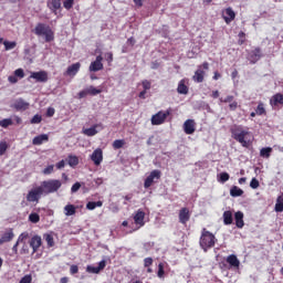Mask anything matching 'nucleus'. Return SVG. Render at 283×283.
Returning a JSON list of instances; mask_svg holds the SVG:
<instances>
[{"mask_svg":"<svg viewBox=\"0 0 283 283\" xmlns=\"http://www.w3.org/2000/svg\"><path fill=\"white\" fill-rule=\"evenodd\" d=\"M230 132L237 143H240L242 147H249V140H247L248 136H251L249 129L244 128L242 125H234L231 127Z\"/></svg>","mask_w":283,"mask_h":283,"instance_id":"nucleus-1","label":"nucleus"},{"mask_svg":"<svg viewBox=\"0 0 283 283\" xmlns=\"http://www.w3.org/2000/svg\"><path fill=\"white\" fill-rule=\"evenodd\" d=\"M217 242H218V239H216V235L209 232L207 228H203L201 230L199 245L205 251V253H207L209 249H213Z\"/></svg>","mask_w":283,"mask_h":283,"instance_id":"nucleus-2","label":"nucleus"},{"mask_svg":"<svg viewBox=\"0 0 283 283\" xmlns=\"http://www.w3.org/2000/svg\"><path fill=\"white\" fill-rule=\"evenodd\" d=\"M34 34L43 36L46 43H51L54 40V31L45 23H38L34 28Z\"/></svg>","mask_w":283,"mask_h":283,"instance_id":"nucleus-3","label":"nucleus"},{"mask_svg":"<svg viewBox=\"0 0 283 283\" xmlns=\"http://www.w3.org/2000/svg\"><path fill=\"white\" fill-rule=\"evenodd\" d=\"M40 187L43 190V193L48 196L50 193H56V191L63 187V184L59 179H49L42 181Z\"/></svg>","mask_w":283,"mask_h":283,"instance_id":"nucleus-4","label":"nucleus"},{"mask_svg":"<svg viewBox=\"0 0 283 283\" xmlns=\"http://www.w3.org/2000/svg\"><path fill=\"white\" fill-rule=\"evenodd\" d=\"M43 193H44L43 188H41V186L36 188H32L27 195V201L39 203V200H41V197L43 196Z\"/></svg>","mask_w":283,"mask_h":283,"instance_id":"nucleus-5","label":"nucleus"},{"mask_svg":"<svg viewBox=\"0 0 283 283\" xmlns=\"http://www.w3.org/2000/svg\"><path fill=\"white\" fill-rule=\"evenodd\" d=\"M205 70H209V63L203 62L202 65H199L197 71L195 72V75L192 76V81L195 83H202L205 81Z\"/></svg>","mask_w":283,"mask_h":283,"instance_id":"nucleus-6","label":"nucleus"},{"mask_svg":"<svg viewBox=\"0 0 283 283\" xmlns=\"http://www.w3.org/2000/svg\"><path fill=\"white\" fill-rule=\"evenodd\" d=\"M171 114L170 109H167L166 112H158L157 114L153 115L151 117V125H163L165 120H167V116Z\"/></svg>","mask_w":283,"mask_h":283,"instance_id":"nucleus-7","label":"nucleus"},{"mask_svg":"<svg viewBox=\"0 0 283 283\" xmlns=\"http://www.w3.org/2000/svg\"><path fill=\"white\" fill-rule=\"evenodd\" d=\"M160 176H163V172H160V170H153L144 182L145 189H149V187H151L154 182H156V180H160Z\"/></svg>","mask_w":283,"mask_h":283,"instance_id":"nucleus-8","label":"nucleus"},{"mask_svg":"<svg viewBox=\"0 0 283 283\" xmlns=\"http://www.w3.org/2000/svg\"><path fill=\"white\" fill-rule=\"evenodd\" d=\"M29 78H34L36 83H48V73L45 71L31 72Z\"/></svg>","mask_w":283,"mask_h":283,"instance_id":"nucleus-9","label":"nucleus"},{"mask_svg":"<svg viewBox=\"0 0 283 283\" xmlns=\"http://www.w3.org/2000/svg\"><path fill=\"white\" fill-rule=\"evenodd\" d=\"M105 266H107V261L102 260L98 262V266L87 265L86 273L98 274L105 269Z\"/></svg>","mask_w":283,"mask_h":283,"instance_id":"nucleus-10","label":"nucleus"},{"mask_svg":"<svg viewBox=\"0 0 283 283\" xmlns=\"http://www.w3.org/2000/svg\"><path fill=\"white\" fill-rule=\"evenodd\" d=\"M12 107L17 109V112H25V109H29L30 103L25 102L23 98H18L13 103Z\"/></svg>","mask_w":283,"mask_h":283,"instance_id":"nucleus-11","label":"nucleus"},{"mask_svg":"<svg viewBox=\"0 0 283 283\" xmlns=\"http://www.w3.org/2000/svg\"><path fill=\"white\" fill-rule=\"evenodd\" d=\"M101 70H103V56L97 55L96 60L90 65V72H101Z\"/></svg>","mask_w":283,"mask_h":283,"instance_id":"nucleus-12","label":"nucleus"},{"mask_svg":"<svg viewBox=\"0 0 283 283\" xmlns=\"http://www.w3.org/2000/svg\"><path fill=\"white\" fill-rule=\"evenodd\" d=\"M29 244L32 249V253H36L39 251V249H41V244H42L41 237L40 235L32 237Z\"/></svg>","mask_w":283,"mask_h":283,"instance_id":"nucleus-13","label":"nucleus"},{"mask_svg":"<svg viewBox=\"0 0 283 283\" xmlns=\"http://www.w3.org/2000/svg\"><path fill=\"white\" fill-rule=\"evenodd\" d=\"M91 160H93L94 165L98 167L101 163H103V149L97 148L91 155Z\"/></svg>","mask_w":283,"mask_h":283,"instance_id":"nucleus-14","label":"nucleus"},{"mask_svg":"<svg viewBox=\"0 0 283 283\" xmlns=\"http://www.w3.org/2000/svg\"><path fill=\"white\" fill-rule=\"evenodd\" d=\"M184 132L185 134L191 135L196 133V120L187 119L184 123Z\"/></svg>","mask_w":283,"mask_h":283,"instance_id":"nucleus-15","label":"nucleus"},{"mask_svg":"<svg viewBox=\"0 0 283 283\" xmlns=\"http://www.w3.org/2000/svg\"><path fill=\"white\" fill-rule=\"evenodd\" d=\"M262 59V50L260 48H256L255 50L251 51L248 55V61L250 63L255 64L256 61Z\"/></svg>","mask_w":283,"mask_h":283,"instance_id":"nucleus-16","label":"nucleus"},{"mask_svg":"<svg viewBox=\"0 0 283 283\" xmlns=\"http://www.w3.org/2000/svg\"><path fill=\"white\" fill-rule=\"evenodd\" d=\"M14 240V231L12 229H9L4 231L0 238V245L6 244V242H12Z\"/></svg>","mask_w":283,"mask_h":283,"instance_id":"nucleus-17","label":"nucleus"},{"mask_svg":"<svg viewBox=\"0 0 283 283\" xmlns=\"http://www.w3.org/2000/svg\"><path fill=\"white\" fill-rule=\"evenodd\" d=\"M98 129H103V124H95L90 128H85L83 134H85V136H96V134H98Z\"/></svg>","mask_w":283,"mask_h":283,"instance_id":"nucleus-18","label":"nucleus"},{"mask_svg":"<svg viewBox=\"0 0 283 283\" xmlns=\"http://www.w3.org/2000/svg\"><path fill=\"white\" fill-rule=\"evenodd\" d=\"M191 218V214H189V209L187 208H182L179 211V222L181 224H187V222H189V219Z\"/></svg>","mask_w":283,"mask_h":283,"instance_id":"nucleus-19","label":"nucleus"},{"mask_svg":"<svg viewBox=\"0 0 283 283\" xmlns=\"http://www.w3.org/2000/svg\"><path fill=\"white\" fill-rule=\"evenodd\" d=\"M78 70H81V63H74L70 65L65 72L66 76H76L78 74Z\"/></svg>","mask_w":283,"mask_h":283,"instance_id":"nucleus-20","label":"nucleus"},{"mask_svg":"<svg viewBox=\"0 0 283 283\" xmlns=\"http://www.w3.org/2000/svg\"><path fill=\"white\" fill-rule=\"evenodd\" d=\"M235 226L238 229H242L244 227V212L238 211L234 213Z\"/></svg>","mask_w":283,"mask_h":283,"instance_id":"nucleus-21","label":"nucleus"},{"mask_svg":"<svg viewBox=\"0 0 283 283\" xmlns=\"http://www.w3.org/2000/svg\"><path fill=\"white\" fill-rule=\"evenodd\" d=\"M223 19L226 21V23H231V21H233V19H235V11H233L232 8H227L224 13H223Z\"/></svg>","mask_w":283,"mask_h":283,"instance_id":"nucleus-22","label":"nucleus"},{"mask_svg":"<svg viewBox=\"0 0 283 283\" xmlns=\"http://www.w3.org/2000/svg\"><path fill=\"white\" fill-rule=\"evenodd\" d=\"M48 8L56 14L57 10H61V0H49Z\"/></svg>","mask_w":283,"mask_h":283,"instance_id":"nucleus-23","label":"nucleus"},{"mask_svg":"<svg viewBox=\"0 0 283 283\" xmlns=\"http://www.w3.org/2000/svg\"><path fill=\"white\" fill-rule=\"evenodd\" d=\"M49 140L50 136L48 134H41L32 139V145H43V143H48Z\"/></svg>","mask_w":283,"mask_h":283,"instance_id":"nucleus-24","label":"nucleus"},{"mask_svg":"<svg viewBox=\"0 0 283 283\" xmlns=\"http://www.w3.org/2000/svg\"><path fill=\"white\" fill-rule=\"evenodd\" d=\"M135 224H139L140 227H145V213L143 210H138L134 216Z\"/></svg>","mask_w":283,"mask_h":283,"instance_id":"nucleus-25","label":"nucleus"},{"mask_svg":"<svg viewBox=\"0 0 283 283\" xmlns=\"http://www.w3.org/2000/svg\"><path fill=\"white\" fill-rule=\"evenodd\" d=\"M227 262L228 264H230V266H234V269H238V266H240V260H238V256L235 254H230L227 258Z\"/></svg>","mask_w":283,"mask_h":283,"instance_id":"nucleus-26","label":"nucleus"},{"mask_svg":"<svg viewBox=\"0 0 283 283\" xmlns=\"http://www.w3.org/2000/svg\"><path fill=\"white\" fill-rule=\"evenodd\" d=\"M272 107H275L277 105H283V95L282 94H276L274 95L271 101H270Z\"/></svg>","mask_w":283,"mask_h":283,"instance_id":"nucleus-27","label":"nucleus"},{"mask_svg":"<svg viewBox=\"0 0 283 283\" xmlns=\"http://www.w3.org/2000/svg\"><path fill=\"white\" fill-rule=\"evenodd\" d=\"M223 224H233V213L229 210L223 212Z\"/></svg>","mask_w":283,"mask_h":283,"instance_id":"nucleus-28","label":"nucleus"},{"mask_svg":"<svg viewBox=\"0 0 283 283\" xmlns=\"http://www.w3.org/2000/svg\"><path fill=\"white\" fill-rule=\"evenodd\" d=\"M244 193V190H242L241 188H239L238 186H233L231 189H230V196L232 198H240V196H243Z\"/></svg>","mask_w":283,"mask_h":283,"instance_id":"nucleus-29","label":"nucleus"},{"mask_svg":"<svg viewBox=\"0 0 283 283\" xmlns=\"http://www.w3.org/2000/svg\"><path fill=\"white\" fill-rule=\"evenodd\" d=\"M64 214L70 217V216H75L76 214V208L74 205L69 203L64 207Z\"/></svg>","mask_w":283,"mask_h":283,"instance_id":"nucleus-30","label":"nucleus"},{"mask_svg":"<svg viewBox=\"0 0 283 283\" xmlns=\"http://www.w3.org/2000/svg\"><path fill=\"white\" fill-rule=\"evenodd\" d=\"M177 92L178 94H189V87H187L184 80L179 82Z\"/></svg>","mask_w":283,"mask_h":283,"instance_id":"nucleus-31","label":"nucleus"},{"mask_svg":"<svg viewBox=\"0 0 283 283\" xmlns=\"http://www.w3.org/2000/svg\"><path fill=\"white\" fill-rule=\"evenodd\" d=\"M275 211L276 213H282L283 211V193L276 199Z\"/></svg>","mask_w":283,"mask_h":283,"instance_id":"nucleus-32","label":"nucleus"},{"mask_svg":"<svg viewBox=\"0 0 283 283\" xmlns=\"http://www.w3.org/2000/svg\"><path fill=\"white\" fill-rule=\"evenodd\" d=\"M96 207H103V201H90L86 203V209H88V211H94Z\"/></svg>","mask_w":283,"mask_h":283,"instance_id":"nucleus-33","label":"nucleus"},{"mask_svg":"<svg viewBox=\"0 0 283 283\" xmlns=\"http://www.w3.org/2000/svg\"><path fill=\"white\" fill-rule=\"evenodd\" d=\"M273 151V148L265 147L260 150L261 158H271V153Z\"/></svg>","mask_w":283,"mask_h":283,"instance_id":"nucleus-34","label":"nucleus"},{"mask_svg":"<svg viewBox=\"0 0 283 283\" xmlns=\"http://www.w3.org/2000/svg\"><path fill=\"white\" fill-rule=\"evenodd\" d=\"M86 91L88 92L90 96H97V94H101L103 92V90L96 88L94 86H88Z\"/></svg>","mask_w":283,"mask_h":283,"instance_id":"nucleus-35","label":"nucleus"},{"mask_svg":"<svg viewBox=\"0 0 283 283\" xmlns=\"http://www.w3.org/2000/svg\"><path fill=\"white\" fill-rule=\"evenodd\" d=\"M157 277H159V280H165V263L158 264Z\"/></svg>","mask_w":283,"mask_h":283,"instance_id":"nucleus-36","label":"nucleus"},{"mask_svg":"<svg viewBox=\"0 0 283 283\" xmlns=\"http://www.w3.org/2000/svg\"><path fill=\"white\" fill-rule=\"evenodd\" d=\"M3 45H4V50L8 52V51L14 50V48H17V42H14V41L10 42V41L6 40L3 42Z\"/></svg>","mask_w":283,"mask_h":283,"instance_id":"nucleus-37","label":"nucleus"},{"mask_svg":"<svg viewBox=\"0 0 283 283\" xmlns=\"http://www.w3.org/2000/svg\"><path fill=\"white\" fill-rule=\"evenodd\" d=\"M29 220L30 222H33V224H36L41 220V217L39 213L33 212L29 216Z\"/></svg>","mask_w":283,"mask_h":283,"instance_id":"nucleus-38","label":"nucleus"},{"mask_svg":"<svg viewBox=\"0 0 283 283\" xmlns=\"http://www.w3.org/2000/svg\"><path fill=\"white\" fill-rule=\"evenodd\" d=\"M69 165L70 167H76V165H78V157L69 156Z\"/></svg>","mask_w":283,"mask_h":283,"instance_id":"nucleus-39","label":"nucleus"},{"mask_svg":"<svg viewBox=\"0 0 283 283\" xmlns=\"http://www.w3.org/2000/svg\"><path fill=\"white\" fill-rule=\"evenodd\" d=\"M42 174L44 176H50L51 174H54V165H49L46 168L42 170Z\"/></svg>","mask_w":283,"mask_h":283,"instance_id":"nucleus-40","label":"nucleus"},{"mask_svg":"<svg viewBox=\"0 0 283 283\" xmlns=\"http://www.w3.org/2000/svg\"><path fill=\"white\" fill-rule=\"evenodd\" d=\"M258 116H262L266 114V109L264 108V104L260 103L255 109Z\"/></svg>","mask_w":283,"mask_h":283,"instance_id":"nucleus-41","label":"nucleus"},{"mask_svg":"<svg viewBox=\"0 0 283 283\" xmlns=\"http://www.w3.org/2000/svg\"><path fill=\"white\" fill-rule=\"evenodd\" d=\"M28 238H30V233L28 232H22L19 237H18V242L19 243H23L28 240Z\"/></svg>","mask_w":283,"mask_h":283,"instance_id":"nucleus-42","label":"nucleus"},{"mask_svg":"<svg viewBox=\"0 0 283 283\" xmlns=\"http://www.w3.org/2000/svg\"><path fill=\"white\" fill-rule=\"evenodd\" d=\"M63 7L65 10H72V8H74V0H64Z\"/></svg>","mask_w":283,"mask_h":283,"instance_id":"nucleus-43","label":"nucleus"},{"mask_svg":"<svg viewBox=\"0 0 283 283\" xmlns=\"http://www.w3.org/2000/svg\"><path fill=\"white\" fill-rule=\"evenodd\" d=\"M43 120V117L39 114L34 115L31 119V125H39Z\"/></svg>","mask_w":283,"mask_h":283,"instance_id":"nucleus-44","label":"nucleus"},{"mask_svg":"<svg viewBox=\"0 0 283 283\" xmlns=\"http://www.w3.org/2000/svg\"><path fill=\"white\" fill-rule=\"evenodd\" d=\"M123 145H125V140H123V139H116L113 143L114 149H120L123 147Z\"/></svg>","mask_w":283,"mask_h":283,"instance_id":"nucleus-45","label":"nucleus"},{"mask_svg":"<svg viewBox=\"0 0 283 283\" xmlns=\"http://www.w3.org/2000/svg\"><path fill=\"white\" fill-rule=\"evenodd\" d=\"M10 125H12V119L10 118H4L2 120H0V127H10Z\"/></svg>","mask_w":283,"mask_h":283,"instance_id":"nucleus-46","label":"nucleus"},{"mask_svg":"<svg viewBox=\"0 0 283 283\" xmlns=\"http://www.w3.org/2000/svg\"><path fill=\"white\" fill-rule=\"evenodd\" d=\"M14 76L17 78H24L25 72L23 71V69H18V70L14 71Z\"/></svg>","mask_w":283,"mask_h":283,"instance_id":"nucleus-47","label":"nucleus"},{"mask_svg":"<svg viewBox=\"0 0 283 283\" xmlns=\"http://www.w3.org/2000/svg\"><path fill=\"white\" fill-rule=\"evenodd\" d=\"M8 151V144L6 142L0 143V156H3Z\"/></svg>","mask_w":283,"mask_h":283,"instance_id":"nucleus-48","label":"nucleus"},{"mask_svg":"<svg viewBox=\"0 0 283 283\" xmlns=\"http://www.w3.org/2000/svg\"><path fill=\"white\" fill-rule=\"evenodd\" d=\"M20 253L22 255H25V254L30 253V248L28 247V243H25V242L22 243V248L20 250Z\"/></svg>","mask_w":283,"mask_h":283,"instance_id":"nucleus-49","label":"nucleus"},{"mask_svg":"<svg viewBox=\"0 0 283 283\" xmlns=\"http://www.w3.org/2000/svg\"><path fill=\"white\" fill-rule=\"evenodd\" d=\"M19 283H32V274L24 275Z\"/></svg>","mask_w":283,"mask_h":283,"instance_id":"nucleus-50","label":"nucleus"},{"mask_svg":"<svg viewBox=\"0 0 283 283\" xmlns=\"http://www.w3.org/2000/svg\"><path fill=\"white\" fill-rule=\"evenodd\" d=\"M250 187L251 189H258V187H260V181L256 178H252L250 181Z\"/></svg>","mask_w":283,"mask_h":283,"instance_id":"nucleus-51","label":"nucleus"},{"mask_svg":"<svg viewBox=\"0 0 283 283\" xmlns=\"http://www.w3.org/2000/svg\"><path fill=\"white\" fill-rule=\"evenodd\" d=\"M151 264H154V259L153 258H145L144 259V266L146 269H149V266H151Z\"/></svg>","mask_w":283,"mask_h":283,"instance_id":"nucleus-52","label":"nucleus"},{"mask_svg":"<svg viewBox=\"0 0 283 283\" xmlns=\"http://www.w3.org/2000/svg\"><path fill=\"white\" fill-rule=\"evenodd\" d=\"M142 85H143L145 92H147V90H151V82H149L147 80H144L142 82Z\"/></svg>","mask_w":283,"mask_h":283,"instance_id":"nucleus-53","label":"nucleus"},{"mask_svg":"<svg viewBox=\"0 0 283 283\" xmlns=\"http://www.w3.org/2000/svg\"><path fill=\"white\" fill-rule=\"evenodd\" d=\"M229 178H230L229 172L220 174V182H227L229 180Z\"/></svg>","mask_w":283,"mask_h":283,"instance_id":"nucleus-54","label":"nucleus"},{"mask_svg":"<svg viewBox=\"0 0 283 283\" xmlns=\"http://www.w3.org/2000/svg\"><path fill=\"white\" fill-rule=\"evenodd\" d=\"M45 240L49 247H54V238L51 234H48Z\"/></svg>","mask_w":283,"mask_h":283,"instance_id":"nucleus-55","label":"nucleus"},{"mask_svg":"<svg viewBox=\"0 0 283 283\" xmlns=\"http://www.w3.org/2000/svg\"><path fill=\"white\" fill-rule=\"evenodd\" d=\"M220 103H233V95H228L226 98H220Z\"/></svg>","mask_w":283,"mask_h":283,"instance_id":"nucleus-56","label":"nucleus"},{"mask_svg":"<svg viewBox=\"0 0 283 283\" xmlns=\"http://www.w3.org/2000/svg\"><path fill=\"white\" fill-rule=\"evenodd\" d=\"M70 273L71 275H76V273H78V265H71Z\"/></svg>","mask_w":283,"mask_h":283,"instance_id":"nucleus-57","label":"nucleus"},{"mask_svg":"<svg viewBox=\"0 0 283 283\" xmlns=\"http://www.w3.org/2000/svg\"><path fill=\"white\" fill-rule=\"evenodd\" d=\"M78 189H81V182H75L72 186L71 191H72V193H76V191H78Z\"/></svg>","mask_w":283,"mask_h":283,"instance_id":"nucleus-58","label":"nucleus"},{"mask_svg":"<svg viewBox=\"0 0 283 283\" xmlns=\"http://www.w3.org/2000/svg\"><path fill=\"white\" fill-rule=\"evenodd\" d=\"M105 59L107 63H112V61H114V54L112 52H108L105 54Z\"/></svg>","mask_w":283,"mask_h":283,"instance_id":"nucleus-59","label":"nucleus"},{"mask_svg":"<svg viewBox=\"0 0 283 283\" xmlns=\"http://www.w3.org/2000/svg\"><path fill=\"white\" fill-rule=\"evenodd\" d=\"M229 108H230V111L231 112H235L237 109H238V102H231L230 104H229Z\"/></svg>","mask_w":283,"mask_h":283,"instance_id":"nucleus-60","label":"nucleus"},{"mask_svg":"<svg viewBox=\"0 0 283 283\" xmlns=\"http://www.w3.org/2000/svg\"><path fill=\"white\" fill-rule=\"evenodd\" d=\"M85 96H90L87 88H85L78 93V98H85Z\"/></svg>","mask_w":283,"mask_h":283,"instance_id":"nucleus-61","label":"nucleus"},{"mask_svg":"<svg viewBox=\"0 0 283 283\" xmlns=\"http://www.w3.org/2000/svg\"><path fill=\"white\" fill-rule=\"evenodd\" d=\"M8 81H9V83H12V84L19 83V77H15L14 75H10L8 77Z\"/></svg>","mask_w":283,"mask_h":283,"instance_id":"nucleus-62","label":"nucleus"},{"mask_svg":"<svg viewBox=\"0 0 283 283\" xmlns=\"http://www.w3.org/2000/svg\"><path fill=\"white\" fill-rule=\"evenodd\" d=\"M19 241H17L14 243V245L12 247V252L14 253V255H17V253H19Z\"/></svg>","mask_w":283,"mask_h":283,"instance_id":"nucleus-63","label":"nucleus"},{"mask_svg":"<svg viewBox=\"0 0 283 283\" xmlns=\"http://www.w3.org/2000/svg\"><path fill=\"white\" fill-rule=\"evenodd\" d=\"M56 169H63L65 167V160H61L55 165Z\"/></svg>","mask_w":283,"mask_h":283,"instance_id":"nucleus-64","label":"nucleus"}]
</instances>
